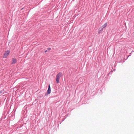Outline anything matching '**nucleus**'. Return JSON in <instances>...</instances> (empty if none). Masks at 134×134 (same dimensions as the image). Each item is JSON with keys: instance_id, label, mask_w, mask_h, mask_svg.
Instances as JSON below:
<instances>
[{"instance_id": "1", "label": "nucleus", "mask_w": 134, "mask_h": 134, "mask_svg": "<svg viewBox=\"0 0 134 134\" xmlns=\"http://www.w3.org/2000/svg\"><path fill=\"white\" fill-rule=\"evenodd\" d=\"M62 76L61 72H59L56 75V81L57 83H59V80L60 78Z\"/></svg>"}, {"instance_id": "2", "label": "nucleus", "mask_w": 134, "mask_h": 134, "mask_svg": "<svg viewBox=\"0 0 134 134\" xmlns=\"http://www.w3.org/2000/svg\"><path fill=\"white\" fill-rule=\"evenodd\" d=\"M51 89L50 85H48V88L47 90V92L45 94V96H47L48 95L51 93Z\"/></svg>"}, {"instance_id": "3", "label": "nucleus", "mask_w": 134, "mask_h": 134, "mask_svg": "<svg viewBox=\"0 0 134 134\" xmlns=\"http://www.w3.org/2000/svg\"><path fill=\"white\" fill-rule=\"evenodd\" d=\"M10 52V51L9 50H7L5 51V52L4 54V55L3 57L4 58H6L9 55Z\"/></svg>"}, {"instance_id": "4", "label": "nucleus", "mask_w": 134, "mask_h": 134, "mask_svg": "<svg viewBox=\"0 0 134 134\" xmlns=\"http://www.w3.org/2000/svg\"><path fill=\"white\" fill-rule=\"evenodd\" d=\"M12 64H15L17 61V60L16 59L13 58L12 59Z\"/></svg>"}, {"instance_id": "5", "label": "nucleus", "mask_w": 134, "mask_h": 134, "mask_svg": "<svg viewBox=\"0 0 134 134\" xmlns=\"http://www.w3.org/2000/svg\"><path fill=\"white\" fill-rule=\"evenodd\" d=\"M103 29L104 28L102 26L99 27L98 29L99 33L100 32L102 31L103 30Z\"/></svg>"}, {"instance_id": "6", "label": "nucleus", "mask_w": 134, "mask_h": 134, "mask_svg": "<svg viewBox=\"0 0 134 134\" xmlns=\"http://www.w3.org/2000/svg\"><path fill=\"white\" fill-rule=\"evenodd\" d=\"M107 23H105L103 25H102V27L104 29L105 28L106 26H107Z\"/></svg>"}, {"instance_id": "7", "label": "nucleus", "mask_w": 134, "mask_h": 134, "mask_svg": "<svg viewBox=\"0 0 134 134\" xmlns=\"http://www.w3.org/2000/svg\"><path fill=\"white\" fill-rule=\"evenodd\" d=\"M4 89H3L0 91V93L1 94H3L4 93Z\"/></svg>"}, {"instance_id": "8", "label": "nucleus", "mask_w": 134, "mask_h": 134, "mask_svg": "<svg viewBox=\"0 0 134 134\" xmlns=\"http://www.w3.org/2000/svg\"><path fill=\"white\" fill-rule=\"evenodd\" d=\"M47 49L48 51H49L51 49V48H47Z\"/></svg>"}, {"instance_id": "9", "label": "nucleus", "mask_w": 134, "mask_h": 134, "mask_svg": "<svg viewBox=\"0 0 134 134\" xmlns=\"http://www.w3.org/2000/svg\"><path fill=\"white\" fill-rule=\"evenodd\" d=\"M131 53H130V55H129L128 56V57H127V58L128 57H129V56H130L131 55Z\"/></svg>"}, {"instance_id": "10", "label": "nucleus", "mask_w": 134, "mask_h": 134, "mask_svg": "<svg viewBox=\"0 0 134 134\" xmlns=\"http://www.w3.org/2000/svg\"><path fill=\"white\" fill-rule=\"evenodd\" d=\"M112 73V72H110L108 74L109 75L110 74V73Z\"/></svg>"}, {"instance_id": "11", "label": "nucleus", "mask_w": 134, "mask_h": 134, "mask_svg": "<svg viewBox=\"0 0 134 134\" xmlns=\"http://www.w3.org/2000/svg\"><path fill=\"white\" fill-rule=\"evenodd\" d=\"M47 51V50H46L45 51V52H46Z\"/></svg>"}, {"instance_id": "12", "label": "nucleus", "mask_w": 134, "mask_h": 134, "mask_svg": "<svg viewBox=\"0 0 134 134\" xmlns=\"http://www.w3.org/2000/svg\"><path fill=\"white\" fill-rule=\"evenodd\" d=\"M133 51H132V52ZM133 52H134V51H133Z\"/></svg>"}]
</instances>
